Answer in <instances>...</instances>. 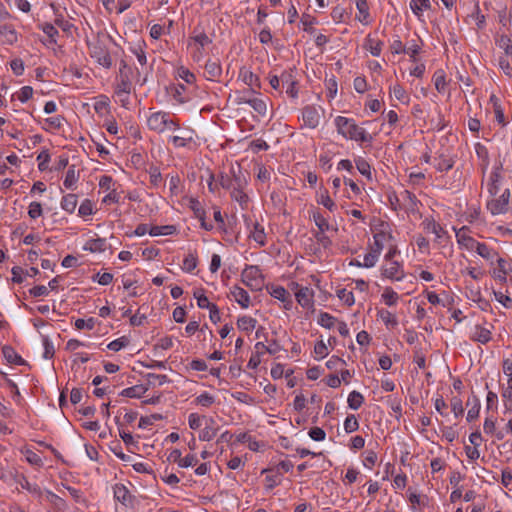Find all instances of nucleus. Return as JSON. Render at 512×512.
<instances>
[{
    "label": "nucleus",
    "instance_id": "8fccbe9b",
    "mask_svg": "<svg viewBox=\"0 0 512 512\" xmlns=\"http://www.w3.org/2000/svg\"><path fill=\"white\" fill-rule=\"evenodd\" d=\"M356 167H357V170L364 176H366L367 178H371V167L369 165V163L363 159V158H358L356 161Z\"/></svg>",
    "mask_w": 512,
    "mask_h": 512
},
{
    "label": "nucleus",
    "instance_id": "0e129e2a",
    "mask_svg": "<svg viewBox=\"0 0 512 512\" xmlns=\"http://www.w3.org/2000/svg\"><path fill=\"white\" fill-rule=\"evenodd\" d=\"M42 206L39 202H32L29 205L28 215L31 219H36L42 215Z\"/></svg>",
    "mask_w": 512,
    "mask_h": 512
},
{
    "label": "nucleus",
    "instance_id": "774afa93",
    "mask_svg": "<svg viewBox=\"0 0 512 512\" xmlns=\"http://www.w3.org/2000/svg\"><path fill=\"white\" fill-rule=\"evenodd\" d=\"M308 434L314 441H323L326 437L325 431L320 427L311 428Z\"/></svg>",
    "mask_w": 512,
    "mask_h": 512
},
{
    "label": "nucleus",
    "instance_id": "6e6552de",
    "mask_svg": "<svg viewBox=\"0 0 512 512\" xmlns=\"http://www.w3.org/2000/svg\"><path fill=\"white\" fill-rule=\"evenodd\" d=\"M239 79L249 86L248 92L257 93V89L261 87L259 77L245 66L239 70Z\"/></svg>",
    "mask_w": 512,
    "mask_h": 512
},
{
    "label": "nucleus",
    "instance_id": "4c0bfd02",
    "mask_svg": "<svg viewBox=\"0 0 512 512\" xmlns=\"http://www.w3.org/2000/svg\"><path fill=\"white\" fill-rule=\"evenodd\" d=\"M336 321H337V319L327 312H321L319 315V319H318V323L322 327H325L328 329H331L335 325Z\"/></svg>",
    "mask_w": 512,
    "mask_h": 512
},
{
    "label": "nucleus",
    "instance_id": "a211bd4d",
    "mask_svg": "<svg viewBox=\"0 0 512 512\" xmlns=\"http://www.w3.org/2000/svg\"><path fill=\"white\" fill-rule=\"evenodd\" d=\"M106 248V239L104 238L91 239L87 241L83 247L84 250L90 251L92 253L103 252L106 250Z\"/></svg>",
    "mask_w": 512,
    "mask_h": 512
},
{
    "label": "nucleus",
    "instance_id": "09e8293b",
    "mask_svg": "<svg viewBox=\"0 0 512 512\" xmlns=\"http://www.w3.org/2000/svg\"><path fill=\"white\" fill-rule=\"evenodd\" d=\"M313 220H314L316 226L318 227L319 232H325V231L329 230L330 225H329L327 219L322 214H320L318 212L314 213Z\"/></svg>",
    "mask_w": 512,
    "mask_h": 512
},
{
    "label": "nucleus",
    "instance_id": "b1692460",
    "mask_svg": "<svg viewBox=\"0 0 512 512\" xmlns=\"http://www.w3.org/2000/svg\"><path fill=\"white\" fill-rule=\"evenodd\" d=\"M475 252H477V254L482 258L491 261L498 255L494 249L481 242H479V244L476 246Z\"/></svg>",
    "mask_w": 512,
    "mask_h": 512
},
{
    "label": "nucleus",
    "instance_id": "69168bd1",
    "mask_svg": "<svg viewBox=\"0 0 512 512\" xmlns=\"http://www.w3.org/2000/svg\"><path fill=\"white\" fill-rule=\"evenodd\" d=\"M150 183L157 187L162 181V175L158 167H151L149 171Z\"/></svg>",
    "mask_w": 512,
    "mask_h": 512
},
{
    "label": "nucleus",
    "instance_id": "423d86ee",
    "mask_svg": "<svg viewBox=\"0 0 512 512\" xmlns=\"http://www.w3.org/2000/svg\"><path fill=\"white\" fill-rule=\"evenodd\" d=\"M243 283L253 290H260L263 286L264 279L258 266L250 265L241 273Z\"/></svg>",
    "mask_w": 512,
    "mask_h": 512
},
{
    "label": "nucleus",
    "instance_id": "f03ea898",
    "mask_svg": "<svg viewBox=\"0 0 512 512\" xmlns=\"http://www.w3.org/2000/svg\"><path fill=\"white\" fill-rule=\"evenodd\" d=\"M111 40L109 36L97 35L91 41H88L89 55L100 66L109 69L113 65V60L108 48V42Z\"/></svg>",
    "mask_w": 512,
    "mask_h": 512
},
{
    "label": "nucleus",
    "instance_id": "5fc2aeb1",
    "mask_svg": "<svg viewBox=\"0 0 512 512\" xmlns=\"http://www.w3.org/2000/svg\"><path fill=\"white\" fill-rule=\"evenodd\" d=\"M318 203L322 204L324 207H326L329 211H334L336 208V205L334 201L331 199V197L328 195V192L325 191L322 193L318 199Z\"/></svg>",
    "mask_w": 512,
    "mask_h": 512
},
{
    "label": "nucleus",
    "instance_id": "e433bc0d",
    "mask_svg": "<svg viewBox=\"0 0 512 512\" xmlns=\"http://www.w3.org/2000/svg\"><path fill=\"white\" fill-rule=\"evenodd\" d=\"M77 180L78 175L75 170V165H71L67 170L63 184L67 189H70L77 182Z\"/></svg>",
    "mask_w": 512,
    "mask_h": 512
},
{
    "label": "nucleus",
    "instance_id": "3c124183",
    "mask_svg": "<svg viewBox=\"0 0 512 512\" xmlns=\"http://www.w3.org/2000/svg\"><path fill=\"white\" fill-rule=\"evenodd\" d=\"M253 94V92H248V89L244 90L243 92H236L234 95V102L237 105L249 104L252 98L251 95Z\"/></svg>",
    "mask_w": 512,
    "mask_h": 512
},
{
    "label": "nucleus",
    "instance_id": "f3484780",
    "mask_svg": "<svg viewBox=\"0 0 512 512\" xmlns=\"http://www.w3.org/2000/svg\"><path fill=\"white\" fill-rule=\"evenodd\" d=\"M114 497L125 506H128L131 503V494L122 484H117L114 487Z\"/></svg>",
    "mask_w": 512,
    "mask_h": 512
},
{
    "label": "nucleus",
    "instance_id": "dca6fc26",
    "mask_svg": "<svg viewBox=\"0 0 512 512\" xmlns=\"http://www.w3.org/2000/svg\"><path fill=\"white\" fill-rule=\"evenodd\" d=\"M193 140V131L186 130L179 136L170 137V141L176 148L186 147Z\"/></svg>",
    "mask_w": 512,
    "mask_h": 512
},
{
    "label": "nucleus",
    "instance_id": "7ed1b4c3",
    "mask_svg": "<svg viewBox=\"0 0 512 512\" xmlns=\"http://www.w3.org/2000/svg\"><path fill=\"white\" fill-rule=\"evenodd\" d=\"M249 173L243 171L241 166L237 164L232 165L229 173H220L217 177L219 185L230 192L238 188H246L248 186Z\"/></svg>",
    "mask_w": 512,
    "mask_h": 512
},
{
    "label": "nucleus",
    "instance_id": "7c9ffc66",
    "mask_svg": "<svg viewBox=\"0 0 512 512\" xmlns=\"http://www.w3.org/2000/svg\"><path fill=\"white\" fill-rule=\"evenodd\" d=\"M348 406L353 409L357 410L361 407V405L364 402V397L361 393L357 391H352L348 396Z\"/></svg>",
    "mask_w": 512,
    "mask_h": 512
},
{
    "label": "nucleus",
    "instance_id": "412c9836",
    "mask_svg": "<svg viewBox=\"0 0 512 512\" xmlns=\"http://www.w3.org/2000/svg\"><path fill=\"white\" fill-rule=\"evenodd\" d=\"M147 390L148 388L143 385H135L122 390L120 395L129 398H140Z\"/></svg>",
    "mask_w": 512,
    "mask_h": 512
},
{
    "label": "nucleus",
    "instance_id": "ddd939ff",
    "mask_svg": "<svg viewBox=\"0 0 512 512\" xmlns=\"http://www.w3.org/2000/svg\"><path fill=\"white\" fill-rule=\"evenodd\" d=\"M472 341L486 344L491 340V331L480 325H476L470 336Z\"/></svg>",
    "mask_w": 512,
    "mask_h": 512
},
{
    "label": "nucleus",
    "instance_id": "f704fd0d",
    "mask_svg": "<svg viewBox=\"0 0 512 512\" xmlns=\"http://www.w3.org/2000/svg\"><path fill=\"white\" fill-rule=\"evenodd\" d=\"M189 208L193 211L196 218L200 219L206 217L205 209L202 204L195 198L189 199Z\"/></svg>",
    "mask_w": 512,
    "mask_h": 512
},
{
    "label": "nucleus",
    "instance_id": "a19ab883",
    "mask_svg": "<svg viewBox=\"0 0 512 512\" xmlns=\"http://www.w3.org/2000/svg\"><path fill=\"white\" fill-rule=\"evenodd\" d=\"M356 7L359 11L360 16L358 17L359 21L367 22L369 17V8L366 0H356Z\"/></svg>",
    "mask_w": 512,
    "mask_h": 512
},
{
    "label": "nucleus",
    "instance_id": "338daca9",
    "mask_svg": "<svg viewBox=\"0 0 512 512\" xmlns=\"http://www.w3.org/2000/svg\"><path fill=\"white\" fill-rule=\"evenodd\" d=\"M43 346H44V353L43 357L46 359H51L54 356L55 350L52 342L49 340L48 337L43 338Z\"/></svg>",
    "mask_w": 512,
    "mask_h": 512
},
{
    "label": "nucleus",
    "instance_id": "9d476101",
    "mask_svg": "<svg viewBox=\"0 0 512 512\" xmlns=\"http://www.w3.org/2000/svg\"><path fill=\"white\" fill-rule=\"evenodd\" d=\"M297 302L303 308H310L313 306L314 292L311 288L301 287L295 294Z\"/></svg>",
    "mask_w": 512,
    "mask_h": 512
},
{
    "label": "nucleus",
    "instance_id": "6e6d98bb",
    "mask_svg": "<svg viewBox=\"0 0 512 512\" xmlns=\"http://www.w3.org/2000/svg\"><path fill=\"white\" fill-rule=\"evenodd\" d=\"M498 45L502 48L507 56L512 55V43L508 36L502 35L498 39Z\"/></svg>",
    "mask_w": 512,
    "mask_h": 512
},
{
    "label": "nucleus",
    "instance_id": "cd10ccee",
    "mask_svg": "<svg viewBox=\"0 0 512 512\" xmlns=\"http://www.w3.org/2000/svg\"><path fill=\"white\" fill-rule=\"evenodd\" d=\"M256 319L249 316H242L237 320V326L240 330L245 332L252 331L256 326Z\"/></svg>",
    "mask_w": 512,
    "mask_h": 512
},
{
    "label": "nucleus",
    "instance_id": "58836bf2",
    "mask_svg": "<svg viewBox=\"0 0 512 512\" xmlns=\"http://www.w3.org/2000/svg\"><path fill=\"white\" fill-rule=\"evenodd\" d=\"M117 92H123L129 94L131 91V81L128 74H123L122 77H120V81L117 83Z\"/></svg>",
    "mask_w": 512,
    "mask_h": 512
},
{
    "label": "nucleus",
    "instance_id": "9b49d317",
    "mask_svg": "<svg viewBox=\"0 0 512 512\" xmlns=\"http://www.w3.org/2000/svg\"><path fill=\"white\" fill-rule=\"evenodd\" d=\"M466 229V227H462L456 233L457 241L461 246L465 247L467 250L475 251L476 246L479 244V242L472 238L471 236L466 235L464 232Z\"/></svg>",
    "mask_w": 512,
    "mask_h": 512
},
{
    "label": "nucleus",
    "instance_id": "f8f14e48",
    "mask_svg": "<svg viewBox=\"0 0 512 512\" xmlns=\"http://www.w3.org/2000/svg\"><path fill=\"white\" fill-rule=\"evenodd\" d=\"M215 420L213 418L206 419V425L199 433V439L201 441H211L218 432V428L214 426Z\"/></svg>",
    "mask_w": 512,
    "mask_h": 512
},
{
    "label": "nucleus",
    "instance_id": "6ab92c4d",
    "mask_svg": "<svg viewBox=\"0 0 512 512\" xmlns=\"http://www.w3.org/2000/svg\"><path fill=\"white\" fill-rule=\"evenodd\" d=\"M422 225L427 233L434 234L436 238H441L444 233L443 228L434 219L426 218Z\"/></svg>",
    "mask_w": 512,
    "mask_h": 512
},
{
    "label": "nucleus",
    "instance_id": "bb28decb",
    "mask_svg": "<svg viewBox=\"0 0 512 512\" xmlns=\"http://www.w3.org/2000/svg\"><path fill=\"white\" fill-rule=\"evenodd\" d=\"M175 232L176 227L174 225L152 226L149 229V234L151 236L171 235Z\"/></svg>",
    "mask_w": 512,
    "mask_h": 512
},
{
    "label": "nucleus",
    "instance_id": "79ce46f5",
    "mask_svg": "<svg viewBox=\"0 0 512 512\" xmlns=\"http://www.w3.org/2000/svg\"><path fill=\"white\" fill-rule=\"evenodd\" d=\"M197 267V257L189 253L183 260L182 269L185 272H192Z\"/></svg>",
    "mask_w": 512,
    "mask_h": 512
},
{
    "label": "nucleus",
    "instance_id": "4be33fe9",
    "mask_svg": "<svg viewBox=\"0 0 512 512\" xmlns=\"http://www.w3.org/2000/svg\"><path fill=\"white\" fill-rule=\"evenodd\" d=\"M364 47L367 50H369L373 56H379L382 51L383 42L381 40H376V39L368 36Z\"/></svg>",
    "mask_w": 512,
    "mask_h": 512
},
{
    "label": "nucleus",
    "instance_id": "c85d7f7f",
    "mask_svg": "<svg viewBox=\"0 0 512 512\" xmlns=\"http://www.w3.org/2000/svg\"><path fill=\"white\" fill-rule=\"evenodd\" d=\"M430 7L429 0H411L410 2V8L417 16H420L424 10H428Z\"/></svg>",
    "mask_w": 512,
    "mask_h": 512
},
{
    "label": "nucleus",
    "instance_id": "c03bdc74",
    "mask_svg": "<svg viewBox=\"0 0 512 512\" xmlns=\"http://www.w3.org/2000/svg\"><path fill=\"white\" fill-rule=\"evenodd\" d=\"M378 316L386 326H396L398 324L396 317L388 310H380Z\"/></svg>",
    "mask_w": 512,
    "mask_h": 512
},
{
    "label": "nucleus",
    "instance_id": "c9c22d12",
    "mask_svg": "<svg viewBox=\"0 0 512 512\" xmlns=\"http://www.w3.org/2000/svg\"><path fill=\"white\" fill-rule=\"evenodd\" d=\"M435 88L439 93H442L445 91L446 87V79H445V73L443 70H437L434 73L433 76Z\"/></svg>",
    "mask_w": 512,
    "mask_h": 512
},
{
    "label": "nucleus",
    "instance_id": "864d4df0",
    "mask_svg": "<svg viewBox=\"0 0 512 512\" xmlns=\"http://www.w3.org/2000/svg\"><path fill=\"white\" fill-rule=\"evenodd\" d=\"M214 402H215L214 397L211 394L207 393V392H204V393L200 394L199 396H197L195 398V403L197 405H201V406H204V407H209Z\"/></svg>",
    "mask_w": 512,
    "mask_h": 512
},
{
    "label": "nucleus",
    "instance_id": "052dcab7",
    "mask_svg": "<svg viewBox=\"0 0 512 512\" xmlns=\"http://www.w3.org/2000/svg\"><path fill=\"white\" fill-rule=\"evenodd\" d=\"M43 32L49 37L51 43H56V36L58 35L57 29L50 23L42 25Z\"/></svg>",
    "mask_w": 512,
    "mask_h": 512
},
{
    "label": "nucleus",
    "instance_id": "49530a36",
    "mask_svg": "<svg viewBox=\"0 0 512 512\" xmlns=\"http://www.w3.org/2000/svg\"><path fill=\"white\" fill-rule=\"evenodd\" d=\"M18 483L23 489L29 491L32 494H41L40 487L36 484H31L25 476H21V479L18 481Z\"/></svg>",
    "mask_w": 512,
    "mask_h": 512
},
{
    "label": "nucleus",
    "instance_id": "f257e3e1",
    "mask_svg": "<svg viewBox=\"0 0 512 512\" xmlns=\"http://www.w3.org/2000/svg\"><path fill=\"white\" fill-rule=\"evenodd\" d=\"M486 187L491 197L487 202L488 210L493 215L506 213L509 210L511 188L510 185L505 182L502 164H499L491 172Z\"/></svg>",
    "mask_w": 512,
    "mask_h": 512
},
{
    "label": "nucleus",
    "instance_id": "1a4fd4ad",
    "mask_svg": "<svg viewBox=\"0 0 512 512\" xmlns=\"http://www.w3.org/2000/svg\"><path fill=\"white\" fill-rule=\"evenodd\" d=\"M320 119L319 109L315 106L308 105L302 109V120L305 126L314 129L319 125Z\"/></svg>",
    "mask_w": 512,
    "mask_h": 512
},
{
    "label": "nucleus",
    "instance_id": "473e14b6",
    "mask_svg": "<svg viewBox=\"0 0 512 512\" xmlns=\"http://www.w3.org/2000/svg\"><path fill=\"white\" fill-rule=\"evenodd\" d=\"M466 405L467 406L472 405V407L469 409V411L467 413V421L471 422V421L475 420L476 418H478V416H479V412H480L479 400L477 399V397H474L473 403H471V401L468 400Z\"/></svg>",
    "mask_w": 512,
    "mask_h": 512
},
{
    "label": "nucleus",
    "instance_id": "0eeeda50",
    "mask_svg": "<svg viewBox=\"0 0 512 512\" xmlns=\"http://www.w3.org/2000/svg\"><path fill=\"white\" fill-rule=\"evenodd\" d=\"M388 263L381 268V275L392 281H401L405 277L403 266L398 261H387Z\"/></svg>",
    "mask_w": 512,
    "mask_h": 512
},
{
    "label": "nucleus",
    "instance_id": "ea45409f",
    "mask_svg": "<svg viewBox=\"0 0 512 512\" xmlns=\"http://www.w3.org/2000/svg\"><path fill=\"white\" fill-rule=\"evenodd\" d=\"M382 298L385 301L386 305L393 306L396 304L399 297L398 294L392 288L386 287L382 294Z\"/></svg>",
    "mask_w": 512,
    "mask_h": 512
},
{
    "label": "nucleus",
    "instance_id": "393cba45",
    "mask_svg": "<svg viewBox=\"0 0 512 512\" xmlns=\"http://www.w3.org/2000/svg\"><path fill=\"white\" fill-rule=\"evenodd\" d=\"M205 73L208 79L218 78L221 75V66L218 62L208 60L205 64Z\"/></svg>",
    "mask_w": 512,
    "mask_h": 512
},
{
    "label": "nucleus",
    "instance_id": "4468645a",
    "mask_svg": "<svg viewBox=\"0 0 512 512\" xmlns=\"http://www.w3.org/2000/svg\"><path fill=\"white\" fill-rule=\"evenodd\" d=\"M2 354L6 361L10 364L24 365L26 363L25 360L15 351L12 346H3Z\"/></svg>",
    "mask_w": 512,
    "mask_h": 512
},
{
    "label": "nucleus",
    "instance_id": "2f4dec72",
    "mask_svg": "<svg viewBox=\"0 0 512 512\" xmlns=\"http://www.w3.org/2000/svg\"><path fill=\"white\" fill-rule=\"evenodd\" d=\"M22 453L25 455V458L29 464L36 466V467L43 466L42 458L34 451H32L30 449H25V450H22Z\"/></svg>",
    "mask_w": 512,
    "mask_h": 512
},
{
    "label": "nucleus",
    "instance_id": "aec40b11",
    "mask_svg": "<svg viewBox=\"0 0 512 512\" xmlns=\"http://www.w3.org/2000/svg\"><path fill=\"white\" fill-rule=\"evenodd\" d=\"M78 197L76 194H67L62 198L61 207L68 213H73L77 207Z\"/></svg>",
    "mask_w": 512,
    "mask_h": 512
},
{
    "label": "nucleus",
    "instance_id": "a18cd8bd",
    "mask_svg": "<svg viewBox=\"0 0 512 512\" xmlns=\"http://www.w3.org/2000/svg\"><path fill=\"white\" fill-rule=\"evenodd\" d=\"M249 105L260 115L264 116L267 112V105L264 100L251 98Z\"/></svg>",
    "mask_w": 512,
    "mask_h": 512
},
{
    "label": "nucleus",
    "instance_id": "a878e982",
    "mask_svg": "<svg viewBox=\"0 0 512 512\" xmlns=\"http://www.w3.org/2000/svg\"><path fill=\"white\" fill-rule=\"evenodd\" d=\"M246 188H238L237 190H234L230 192V196L233 200L239 203L242 209L247 208L249 197L245 193Z\"/></svg>",
    "mask_w": 512,
    "mask_h": 512
},
{
    "label": "nucleus",
    "instance_id": "2eb2a0df",
    "mask_svg": "<svg viewBox=\"0 0 512 512\" xmlns=\"http://www.w3.org/2000/svg\"><path fill=\"white\" fill-rule=\"evenodd\" d=\"M235 301L242 307L248 308L250 305V297L246 290L241 287L235 286L231 291Z\"/></svg>",
    "mask_w": 512,
    "mask_h": 512
},
{
    "label": "nucleus",
    "instance_id": "bf43d9fd",
    "mask_svg": "<svg viewBox=\"0 0 512 512\" xmlns=\"http://www.w3.org/2000/svg\"><path fill=\"white\" fill-rule=\"evenodd\" d=\"M95 323H96V320L93 317H90L87 320L77 319L75 321V327H76V329H79V330L84 329V328H87L88 330H92L95 326Z\"/></svg>",
    "mask_w": 512,
    "mask_h": 512
},
{
    "label": "nucleus",
    "instance_id": "680f3d73",
    "mask_svg": "<svg viewBox=\"0 0 512 512\" xmlns=\"http://www.w3.org/2000/svg\"><path fill=\"white\" fill-rule=\"evenodd\" d=\"M205 416H199L197 413H191L188 418L189 427L192 430H197L201 426V420L206 421Z\"/></svg>",
    "mask_w": 512,
    "mask_h": 512
},
{
    "label": "nucleus",
    "instance_id": "de8ad7c7",
    "mask_svg": "<svg viewBox=\"0 0 512 512\" xmlns=\"http://www.w3.org/2000/svg\"><path fill=\"white\" fill-rule=\"evenodd\" d=\"M337 296L347 306H352L355 303V298H354L353 293L351 291H347L344 288L337 290Z\"/></svg>",
    "mask_w": 512,
    "mask_h": 512
},
{
    "label": "nucleus",
    "instance_id": "603ef678",
    "mask_svg": "<svg viewBox=\"0 0 512 512\" xmlns=\"http://www.w3.org/2000/svg\"><path fill=\"white\" fill-rule=\"evenodd\" d=\"M359 428L358 420L354 415H348L344 421V429L346 433H352Z\"/></svg>",
    "mask_w": 512,
    "mask_h": 512
},
{
    "label": "nucleus",
    "instance_id": "37998d69",
    "mask_svg": "<svg viewBox=\"0 0 512 512\" xmlns=\"http://www.w3.org/2000/svg\"><path fill=\"white\" fill-rule=\"evenodd\" d=\"M128 344H129V339L127 337L123 336L116 340L111 341L107 345V348L111 351L118 352L122 348H125L126 346H128Z\"/></svg>",
    "mask_w": 512,
    "mask_h": 512
},
{
    "label": "nucleus",
    "instance_id": "c756f323",
    "mask_svg": "<svg viewBox=\"0 0 512 512\" xmlns=\"http://www.w3.org/2000/svg\"><path fill=\"white\" fill-rule=\"evenodd\" d=\"M254 229L251 232L250 237L253 238L255 242L260 244L261 246L265 245L266 235L264 232V228L260 226L258 222L253 223Z\"/></svg>",
    "mask_w": 512,
    "mask_h": 512
},
{
    "label": "nucleus",
    "instance_id": "5701e85b",
    "mask_svg": "<svg viewBox=\"0 0 512 512\" xmlns=\"http://www.w3.org/2000/svg\"><path fill=\"white\" fill-rule=\"evenodd\" d=\"M270 295L275 299H278L287 304H291V298L289 292L282 286H273L270 291Z\"/></svg>",
    "mask_w": 512,
    "mask_h": 512
},
{
    "label": "nucleus",
    "instance_id": "39448f33",
    "mask_svg": "<svg viewBox=\"0 0 512 512\" xmlns=\"http://www.w3.org/2000/svg\"><path fill=\"white\" fill-rule=\"evenodd\" d=\"M147 126L151 131H154L158 134L164 133L167 130H175L180 128L179 122L171 118L169 113L163 111L152 113L147 118Z\"/></svg>",
    "mask_w": 512,
    "mask_h": 512
},
{
    "label": "nucleus",
    "instance_id": "4d7b16f0",
    "mask_svg": "<svg viewBox=\"0 0 512 512\" xmlns=\"http://www.w3.org/2000/svg\"><path fill=\"white\" fill-rule=\"evenodd\" d=\"M37 160L39 161L38 168L40 171H45L48 168V163L50 161V154L48 150H43L37 156Z\"/></svg>",
    "mask_w": 512,
    "mask_h": 512
},
{
    "label": "nucleus",
    "instance_id": "e2e57ef3",
    "mask_svg": "<svg viewBox=\"0 0 512 512\" xmlns=\"http://www.w3.org/2000/svg\"><path fill=\"white\" fill-rule=\"evenodd\" d=\"M391 91L397 100H399L401 102L408 101V96L406 94V91L404 90V88L401 85H399V84L394 85L391 88Z\"/></svg>",
    "mask_w": 512,
    "mask_h": 512
},
{
    "label": "nucleus",
    "instance_id": "20e7f679",
    "mask_svg": "<svg viewBox=\"0 0 512 512\" xmlns=\"http://www.w3.org/2000/svg\"><path fill=\"white\" fill-rule=\"evenodd\" d=\"M337 131L346 139L360 142H370L372 136L367 134L364 128L359 127L353 119L338 116L335 119Z\"/></svg>",
    "mask_w": 512,
    "mask_h": 512
},
{
    "label": "nucleus",
    "instance_id": "72a5a7b5",
    "mask_svg": "<svg viewBox=\"0 0 512 512\" xmlns=\"http://www.w3.org/2000/svg\"><path fill=\"white\" fill-rule=\"evenodd\" d=\"M185 91V86L182 84L174 85L170 88V93L173 99L179 104H183L187 101V99L183 96Z\"/></svg>",
    "mask_w": 512,
    "mask_h": 512
},
{
    "label": "nucleus",
    "instance_id": "13d9d810",
    "mask_svg": "<svg viewBox=\"0 0 512 512\" xmlns=\"http://www.w3.org/2000/svg\"><path fill=\"white\" fill-rule=\"evenodd\" d=\"M78 213L81 217L89 216L93 213V203L89 199H85L78 209Z\"/></svg>",
    "mask_w": 512,
    "mask_h": 512
}]
</instances>
